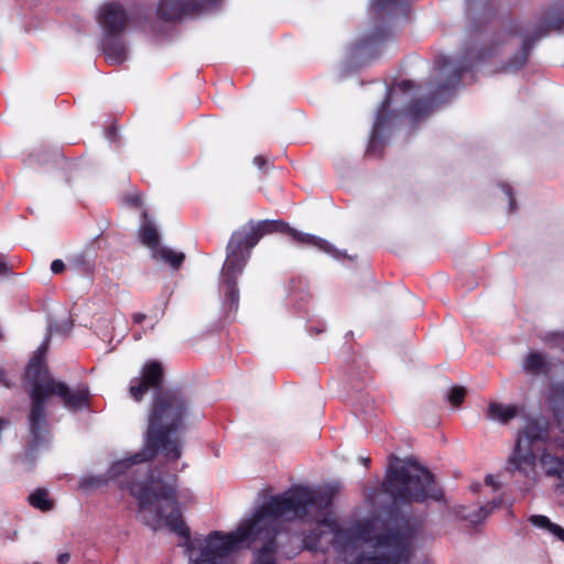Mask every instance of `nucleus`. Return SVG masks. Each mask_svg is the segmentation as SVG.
<instances>
[{"mask_svg":"<svg viewBox=\"0 0 564 564\" xmlns=\"http://www.w3.org/2000/svg\"><path fill=\"white\" fill-rule=\"evenodd\" d=\"M338 484L292 486L272 496L234 532L208 534L200 557L191 564H224L227 556L245 543L263 541L251 564H276L278 538L289 531L293 521L315 524L303 539L305 549L323 553L333 549L338 555L351 553V517L341 516L334 507Z\"/></svg>","mask_w":564,"mask_h":564,"instance_id":"f257e3e1","label":"nucleus"},{"mask_svg":"<svg viewBox=\"0 0 564 564\" xmlns=\"http://www.w3.org/2000/svg\"><path fill=\"white\" fill-rule=\"evenodd\" d=\"M164 378L163 365L155 359L148 360L140 376L129 383L131 398L140 402L150 389H154L148 430L142 449L132 456L115 462L108 469V477L118 478L128 474L137 464L152 460L162 454L169 462L177 460L182 455V440L178 432L184 427L187 403L180 390L161 389Z\"/></svg>","mask_w":564,"mask_h":564,"instance_id":"f03ea898","label":"nucleus"},{"mask_svg":"<svg viewBox=\"0 0 564 564\" xmlns=\"http://www.w3.org/2000/svg\"><path fill=\"white\" fill-rule=\"evenodd\" d=\"M273 232H288L296 242L316 248L335 259H346L348 256L336 250L328 241L314 235L304 234L290 228L283 220H249L235 230L226 247V260L221 270V286L224 291L223 308L226 318L235 315L239 307V290L237 279L242 273L251 250L260 239Z\"/></svg>","mask_w":564,"mask_h":564,"instance_id":"7ed1b4c3","label":"nucleus"},{"mask_svg":"<svg viewBox=\"0 0 564 564\" xmlns=\"http://www.w3.org/2000/svg\"><path fill=\"white\" fill-rule=\"evenodd\" d=\"M48 340L46 338L39 346L24 371V381L30 384L29 394L31 399V409L28 416L31 434L30 452L36 451L47 441L48 423L45 408L46 400L50 397H58L64 406L70 411L89 406V390L86 384H80L72 390L65 382L55 380L50 376L45 357Z\"/></svg>","mask_w":564,"mask_h":564,"instance_id":"20e7f679","label":"nucleus"},{"mask_svg":"<svg viewBox=\"0 0 564 564\" xmlns=\"http://www.w3.org/2000/svg\"><path fill=\"white\" fill-rule=\"evenodd\" d=\"M119 487L122 490H128L137 499L140 511L154 507V513L150 518H145L147 525L156 530L164 524L183 538L186 552H192L191 531L183 521L177 502L176 476L172 475L163 480L148 475L145 481H120ZM188 555L191 556V554Z\"/></svg>","mask_w":564,"mask_h":564,"instance_id":"39448f33","label":"nucleus"},{"mask_svg":"<svg viewBox=\"0 0 564 564\" xmlns=\"http://www.w3.org/2000/svg\"><path fill=\"white\" fill-rule=\"evenodd\" d=\"M384 488L395 500L438 498L432 475L415 462L395 459L388 468Z\"/></svg>","mask_w":564,"mask_h":564,"instance_id":"423d86ee","label":"nucleus"},{"mask_svg":"<svg viewBox=\"0 0 564 564\" xmlns=\"http://www.w3.org/2000/svg\"><path fill=\"white\" fill-rule=\"evenodd\" d=\"M219 0H161L158 6V15L165 21H174L183 15L198 13L217 6Z\"/></svg>","mask_w":564,"mask_h":564,"instance_id":"0eeeda50","label":"nucleus"},{"mask_svg":"<svg viewBox=\"0 0 564 564\" xmlns=\"http://www.w3.org/2000/svg\"><path fill=\"white\" fill-rule=\"evenodd\" d=\"M98 23L102 35H120L127 26L128 18L120 4L111 2L100 9Z\"/></svg>","mask_w":564,"mask_h":564,"instance_id":"6e6552de","label":"nucleus"},{"mask_svg":"<svg viewBox=\"0 0 564 564\" xmlns=\"http://www.w3.org/2000/svg\"><path fill=\"white\" fill-rule=\"evenodd\" d=\"M395 538L378 541L373 546V556H362L357 564H400L402 552Z\"/></svg>","mask_w":564,"mask_h":564,"instance_id":"1a4fd4ad","label":"nucleus"},{"mask_svg":"<svg viewBox=\"0 0 564 564\" xmlns=\"http://www.w3.org/2000/svg\"><path fill=\"white\" fill-rule=\"evenodd\" d=\"M538 449L536 442L531 441L529 436H521L518 438L516 449L509 462L516 469L529 473L533 469Z\"/></svg>","mask_w":564,"mask_h":564,"instance_id":"9d476101","label":"nucleus"},{"mask_svg":"<svg viewBox=\"0 0 564 564\" xmlns=\"http://www.w3.org/2000/svg\"><path fill=\"white\" fill-rule=\"evenodd\" d=\"M101 50L106 61L110 64L119 65L127 58L126 48L120 35H102Z\"/></svg>","mask_w":564,"mask_h":564,"instance_id":"9b49d317","label":"nucleus"},{"mask_svg":"<svg viewBox=\"0 0 564 564\" xmlns=\"http://www.w3.org/2000/svg\"><path fill=\"white\" fill-rule=\"evenodd\" d=\"M96 254L93 249H84L68 260V268L83 276L93 275L96 267Z\"/></svg>","mask_w":564,"mask_h":564,"instance_id":"f8f14e48","label":"nucleus"},{"mask_svg":"<svg viewBox=\"0 0 564 564\" xmlns=\"http://www.w3.org/2000/svg\"><path fill=\"white\" fill-rule=\"evenodd\" d=\"M143 221L139 227L138 237L142 245L151 250V253L159 248L160 235L154 224L148 218V213L143 212Z\"/></svg>","mask_w":564,"mask_h":564,"instance_id":"ddd939ff","label":"nucleus"},{"mask_svg":"<svg viewBox=\"0 0 564 564\" xmlns=\"http://www.w3.org/2000/svg\"><path fill=\"white\" fill-rule=\"evenodd\" d=\"M151 254L154 260L164 262L173 269H178L185 259L183 252H176L164 246H160Z\"/></svg>","mask_w":564,"mask_h":564,"instance_id":"4468645a","label":"nucleus"},{"mask_svg":"<svg viewBox=\"0 0 564 564\" xmlns=\"http://www.w3.org/2000/svg\"><path fill=\"white\" fill-rule=\"evenodd\" d=\"M517 408L511 404L491 402L488 406V417L494 421L507 422L516 416Z\"/></svg>","mask_w":564,"mask_h":564,"instance_id":"2eb2a0df","label":"nucleus"},{"mask_svg":"<svg viewBox=\"0 0 564 564\" xmlns=\"http://www.w3.org/2000/svg\"><path fill=\"white\" fill-rule=\"evenodd\" d=\"M30 506L42 512L51 511L54 508V500L50 498L48 491L43 488H37L28 497Z\"/></svg>","mask_w":564,"mask_h":564,"instance_id":"dca6fc26","label":"nucleus"},{"mask_svg":"<svg viewBox=\"0 0 564 564\" xmlns=\"http://www.w3.org/2000/svg\"><path fill=\"white\" fill-rule=\"evenodd\" d=\"M530 522L538 528L547 530L561 541H564V529L555 523H552L549 518L544 516H532L530 518Z\"/></svg>","mask_w":564,"mask_h":564,"instance_id":"f3484780","label":"nucleus"},{"mask_svg":"<svg viewBox=\"0 0 564 564\" xmlns=\"http://www.w3.org/2000/svg\"><path fill=\"white\" fill-rule=\"evenodd\" d=\"M545 361L542 355L538 352H531L527 356L523 361V368L531 372H536L544 368Z\"/></svg>","mask_w":564,"mask_h":564,"instance_id":"a211bd4d","label":"nucleus"},{"mask_svg":"<svg viewBox=\"0 0 564 564\" xmlns=\"http://www.w3.org/2000/svg\"><path fill=\"white\" fill-rule=\"evenodd\" d=\"M465 397H466V390L464 388L454 387L448 394V402L453 406H458L459 404L463 403Z\"/></svg>","mask_w":564,"mask_h":564,"instance_id":"6ab92c4d","label":"nucleus"},{"mask_svg":"<svg viewBox=\"0 0 564 564\" xmlns=\"http://www.w3.org/2000/svg\"><path fill=\"white\" fill-rule=\"evenodd\" d=\"M333 164L340 174L347 173L349 170V155L347 154V158H344L341 153H336L333 156Z\"/></svg>","mask_w":564,"mask_h":564,"instance_id":"aec40b11","label":"nucleus"},{"mask_svg":"<svg viewBox=\"0 0 564 564\" xmlns=\"http://www.w3.org/2000/svg\"><path fill=\"white\" fill-rule=\"evenodd\" d=\"M11 274V267L7 263L4 256L0 254V276H9Z\"/></svg>","mask_w":564,"mask_h":564,"instance_id":"412c9836","label":"nucleus"},{"mask_svg":"<svg viewBox=\"0 0 564 564\" xmlns=\"http://www.w3.org/2000/svg\"><path fill=\"white\" fill-rule=\"evenodd\" d=\"M66 265L63 260L56 259L51 263V271L54 274H59L65 270Z\"/></svg>","mask_w":564,"mask_h":564,"instance_id":"4be33fe9","label":"nucleus"},{"mask_svg":"<svg viewBox=\"0 0 564 564\" xmlns=\"http://www.w3.org/2000/svg\"><path fill=\"white\" fill-rule=\"evenodd\" d=\"M126 202L133 207H139L142 204L141 196L139 194L129 195L126 197Z\"/></svg>","mask_w":564,"mask_h":564,"instance_id":"5701e85b","label":"nucleus"},{"mask_svg":"<svg viewBox=\"0 0 564 564\" xmlns=\"http://www.w3.org/2000/svg\"><path fill=\"white\" fill-rule=\"evenodd\" d=\"M0 384L6 387V388H10L11 387V381L9 380L6 370L2 369L1 367H0Z\"/></svg>","mask_w":564,"mask_h":564,"instance_id":"b1692460","label":"nucleus"},{"mask_svg":"<svg viewBox=\"0 0 564 564\" xmlns=\"http://www.w3.org/2000/svg\"><path fill=\"white\" fill-rule=\"evenodd\" d=\"M485 482L491 486L495 490L500 487V481L495 476H487Z\"/></svg>","mask_w":564,"mask_h":564,"instance_id":"393cba45","label":"nucleus"},{"mask_svg":"<svg viewBox=\"0 0 564 564\" xmlns=\"http://www.w3.org/2000/svg\"><path fill=\"white\" fill-rule=\"evenodd\" d=\"M253 163L254 165H257L260 170H262L265 165H267V160L264 156L262 155H257L254 159H253Z\"/></svg>","mask_w":564,"mask_h":564,"instance_id":"a878e982","label":"nucleus"},{"mask_svg":"<svg viewBox=\"0 0 564 564\" xmlns=\"http://www.w3.org/2000/svg\"><path fill=\"white\" fill-rule=\"evenodd\" d=\"M145 317H147V316H145V314H143V313H134V314L132 315V322H133L134 324H141V323L145 319Z\"/></svg>","mask_w":564,"mask_h":564,"instance_id":"bb28decb","label":"nucleus"},{"mask_svg":"<svg viewBox=\"0 0 564 564\" xmlns=\"http://www.w3.org/2000/svg\"><path fill=\"white\" fill-rule=\"evenodd\" d=\"M358 464H360L364 468H367L370 464V458L366 455L358 456Z\"/></svg>","mask_w":564,"mask_h":564,"instance_id":"cd10ccee","label":"nucleus"},{"mask_svg":"<svg viewBox=\"0 0 564 564\" xmlns=\"http://www.w3.org/2000/svg\"><path fill=\"white\" fill-rule=\"evenodd\" d=\"M69 558H70V556H69V554H68V553H61V554L58 555V557H57V562H58L59 564H65V563H67V562L69 561Z\"/></svg>","mask_w":564,"mask_h":564,"instance_id":"c85d7f7f","label":"nucleus"},{"mask_svg":"<svg viewBox=\"0 0 564 564\" xmlns=\"http://www.w3.org/2000/svg\"><path fill=\"white\" fill-rule=\"evenodd\" d=\"M494 508L495 505H489L486 508L481 509V512H484L482 518L487 517L492 511Z\"/></svg>","mask_w":564,"mask_h":564,"instance_id":"c756f323","label":"nucleus"},{"mask_svg":"<svg viewBox=\"0 0 564 564\" xmlns=\"http://www.w3.org/2000/svg\"><path fill=\"white\" fill-rule=\"evenodd\" d=\"M354 536H355V544H356L357 542H359V536H357V532L356 531L354 533ZM358 547H360L364 552H366L368 550L367 545H364V544H360V543H358Z\"/></svg>","mask_w":564,"mask_h":564,"instance_id":"7c9ffc66","label":"nucleus"},{"mask_svg":"<svg viewBox=\"0 0 564 564\" xmlns=\"http://www.w3.org/2000/svg\"><path fill=\"white\" fill-rule=\"evenodd\" d=\"M339 376H340V379L344 381H348V379H349V373L347 371H344Z\"/></svg>","mask_w":564,"mask_h":564,"instance_id":"2f4dec72","label":"nucleus"},{"mask_svg":"<svg viewBox=\"0 0 564 564\" xmlns=\"http://www.w3.org/2000/svg\"><path fill=\"white\" fill-rule=\"evenodd\" d=\"M8 424V421L4 420V419H0V432L2 431V429Z\"/></svg>","mask_w":564,"mask_h":564,"instance_id":"473e14b6","label":"nucleus"},{"mask_svg":"<svg viewBox=\"0 0 564 564\" xmlns=\"http://www.w3.org/2000/svg\"><path fill=\"white\" fill-rule=\"evenodd\" d=\"M348 76H349V74H348V73H343V74L340 75V77H341V78H346V77H348Z\"/></svg>","mask_w":564,"mask_h":564,"instance_id":"72a5a7b5","label":"nucleus"},{"mask_svg":"<svg viewBox=\"0 0 564 564\" xmlns=\"http://www.w3.org/2000/svg\"><path fill=\"white\" fill-rule=\"evenodd\" d=\"M546 458H547V456H543V457L541 458V462H542V463H544V462L546 460Z\"/></svg>","mask_w":564,"mask_h":564,"instance_id":"f704fd0d","label":"nucleus"},{"mask_svg":"<svg viewBox=\"0 0 564 564\" xmlns=\"http://www.w3.org/2000/svg\"><path fill=\"white\" fill-rule=\"evenodd\" d=\"M140 335L134 334V339H139Z\"/></svg>","mask_w":564,"mask_h":564,"instance_id":"c9c22d12","label":"nucleus"}]
</instances>
